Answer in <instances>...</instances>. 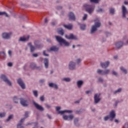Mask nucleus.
Segmentation results:
<instances>
[{"mask_svg":"<svg viewBox=\"0 0 128 128\" xmlns=\"http://www.w3.org/2000/svg\"><path fill=\"white\" fill-rule=\"evenodd\" d=\"M110 65V62L106 61V62H101L100 63V66L102 68H106L108 66Z\"/></svg>","mask_w":128,"mask_h":128,"instance_id":"obj_10","label":"nucleus"},{"mask_svg":"<svg viewBox=\"0 0 128 128\" xmlns=\"http://www.w3.org/2000/svg\"><path fill=\"white\" fill-rule=\"evenodd\" d=\"M61 108L60 106H56V110L57 112H58V110H60Z\"/></svg>","mask_w":128,"mask_h":128,"instance_id":"obj_60","label":"nucleus"},{"mask_svg":"<svg viewBox=\"0 0 128 128\" xmlns=\"http://www.w3.org/2000/svg\"><path fill=\"white\" fill-rule=\"evenodd\" d=\"M46 116L48 118H49V120H52V116L50 115V114H47Z\"/></svg>","mask_w":128,"mask_h":128,"instance_id":"obj_56","label":"nucleus"},{"mask_svg":"<svg viewBox=\"0 0 128 128\" xmlns=\"http://www.w3.org/2000/svg\"><path fill=\"white\" fill-rule=\"evenodd\" d=\"M33 94L36 98H38V90H34Z\"/></svg>","mask_w":128,"mask_h":128,"instance_id":"obj_40","label":"nucleus"},{"mask_svg":"<svg viewBox=\"0 0 128 128\" xmlns=\"http://www.w3.org/2000/svg\"><path fill=\"white\" fill-rule=\"evenodd\" d=\"M13 101L14 104H18V98L17 96H14L13 98Z\"/></svg>","mask_w":128,"mask_h":128,"instance_id":"obj_27","label":"nucleus"},{"mask_svg":"<svg viewBox=\"0 0 128 128\" xmlns=\"http://www.w3.org/2000/svg\"><path fill=\"white\" fill-rule=\"evenodd\" d=\"M12 118H14V114H11L8 117V118L6 119V122H10V120H12Z\"/></svg>","mask_w":128,"mask_h":128,"instance_id":"obj_31","label":"nucleus"},{"mask_svg":"<svg viewBox=\"0 0 128 128\" xmlns=\"http://www.w3.org/2000/svg\"><path fill=\"white\" fill-rule=\"evenodd\" d=\"M110 72V70H106L102 73V76H104L105 74H108Z\"/></svg>","mask_w":128,"mask_h":128,"instance_id":"obj_28","label":"nucleus"},{"mask_svg":"<svg viewBox=\"0 0 128 128\" xmlns=\"http://www.w3.org/2000/svg\"><path fill=\"white\" fill-rule=\"evenodd\" d=\"M55 37L57 42H59V44H60L61 45L62 44V42H64V39L62 38L60 36H55Z\"/></svg>","mask_w":128,"mask_h":128,"instance_id":"obj_11","label":"nucleus"},{"mask_svg":"<svg viewBox=\"0 0 128 128\" xmlns=\"http://www.w3.org/2000/svg\"><path fill=\"white\" fill-rule=\"evenodd\" d=\"M36 65L34 63H31L30 64V67L31 68H35Z\"/></svg>","mask_w":128,"mask_h":128,"instance_id":"obj_39","label":"nucleus"},{"mask_svg":"<svg viewBox=\"0 0 128 128\" xmlns=\"http://www.w3.org/2000/svg\"><path fill=\"white\" fill-rule=\"evenodd\" d=\"M48 86L50 88H54V90H58V84L54 83H52V82L49 83Z\"/></svg>","mask_w":128,"mask_h":128,"instance_id":"obj_15","label":"nucleus"},{"mask_svg":"<svg viewBox=\"0 0 128 128\" xmlns=\"http://www.w3.org/2000/svg\"><path fill=\"white\" fill-rule=\"evenodd\" d=\"M109 116L110 118V122H112L114 120V118H116V112L114 110H112L110 112Z\"/></svg>","mask_w":128,"mask_h":128,"instance_id":"obj_6","label":"nucleus"},{"mask_svg":"<svg viewBox=\"0 0 128 128\" xmlns=\"http://www.w3.org/2000/svg\"><path fill=\"white\" fill-rule=\"evenodd\" d=\"M65 112H67L68 114H72L73 111L72 110H64Z\"/></svg>","mask_w":128,"mask_h":128,"instance_id":"obj_51","label":"nucleus"},{"mask_svg":"<svg viewBox=\"0 0 128 128\" xmlns=\"http://www.w3.org/2000/svg\"><path fill=\"white\" fill-rule=\"evenodd\" d=\"M112 74H114V76H118V73L116 72L115 71H113L112 72Z\"/></svg>","mask_w":128,"mask_h":128,"instance_id":"obj_59","label":"nucleus"},{"mask_svg":"<svg viewBox=\"0 0 128 128\" xmlns=\"http://www.w3.org/2000/svg\"><path fill=\"white\" fill-rule=\"evenodd\" d=\"M28 114H29L28 112V111L25 112L24 115L25 116L24 118H28Z\"/></svg>","mask_w":128,"mask_h":128,"instance_id":"obj_46","label":"nucleus"},{"mask_svg":"<svg viewBox=\"0 0 128 128\" xmlns=\"http://www.w3.org/2000/svg\"><path fill=\"white\" fill-rule=\"evenodd\" d=\"M65 113H66V112H65L64 110L58 112V114H60L61 116H62V114H64Z\"/></svg>","mask_w":128,"mask_h":128,"instance_id":"obj_44","label":"nucleus"},{"mask_svg":"<svg viewBox=\"0 0 128 128\" xmlns=\"http://www.w3.org/2000/svg\"><path fill=\"white\" fill-rule=\"evenodd\" d=\"M97 72H98V74H102V72H104V71L100 69H98L97 70Z\"/></svg>","mask_w":128,"mask_h":128,"instance_id":"obj_48","label":"nucleus"},{"mask_svg":"<svg viewBox=\"0 0 128 128\" xmlns=\"http://www.w3.org/2000/svg\"><path fill=\"white\" fill-rule=\"evenodd\" d=\"M96 12H102V9L100 8L96 10Z\"/></svg>","mask_w":128,"mask_h":128,"instance_id":"obj_55","label":"nucleus"},{"mask_svg":"<svg viewBox=\"0 0 128 128\" xmlns=\"http://www.w3.org/2000/svg\"><path fill=\"white\" fill-rule=\"evenodd\" d=\"M90 2L92 4H98L100 0H90Z\"/></svg>","mask_w":128,"mask_h":128,"instance_id":"obj_34","label":"nucleus"},{"mask_svg":"<svg viewBox=\"0 0 128 128\" xmlns=\"http://www.w3.org/2000/svg\"><path fill=\"white\" fill-rule=\"evenodd\" d=\"M48 52H58V48L56 46L51 47L50 49L47 50Z\"/></svg>","mask_w":128,"mask_h":128,"instance_id":"obj_16","label":"nucleus"},{"mask_svg":"<svg viewBox=\"0 0 128 128\" xmlns=\"http://www.w3.org/2000/svg\"><path fill=\"white\" fill-rule=\"evenodd\" d=\"M124 128H128V122H126V123L124 126H123Z\"/></svg>","mask_w":128,"mask_h":128,"instance_id":"obj_54","label":"nucleus"},{"mask_svg":"<svg viewBox=\"0 0 128 128\" xmlns=\"http://www.w3.org/2000/svg\"><path fill=\"white\" fill-rule=\"evenodd\" d=\"M100 94H96L94 96V103L95 104H98L99 102L102 100V99L100 98Z\"/></svg>","mask_w":128,"mask_h":128,"instance_id":"obj_5","label":"nucleus"},{"mask_svg":"<svg viewBox=\"0 0 128 128\" xmlns=\"http://www.w3.org/2000/svg\"><path fill=\"white\" fill-rule=\"evenodd\" d=\"M120 70H122L125 74H128V71L126 70L124 67L120 68Z\"/></svg>","mask_w":128,"mask_h":128,"instance_id":"obj_32","label":"nucleus"},{"mask_svg":"<svg viewBox=\"0 0 128 128\" xmlns=\"http://www.w3.org/2000/svg\"><path fill=\"white\" fill-rule=\"evenodd\" d=\"M74 116L73 114L68 116V120H74Z\"/></svg>","mask_w":128,"mask_h":128,"instance_id":"obj_35","label":"nucleus"},{"mask_svg":"<svg viewBox=\"0 0 128 128\" xmlns=\"http://www.w3.org/2000/svg\"><path fill=\"white\" fill-rule=\"evenodd\" d=\"M0 78L3 80H8V78H6V76H4V74H2L0 76Z\"/></svg>","mask_w":128,"mask_h":128,"instance_id":"obj_29","label":"nucleus"},{"mask_svg":"<svg viewBox=\"0 0 128 128\" xmlns=\"http://www.w3.org/2000/svg\"><path fill=\"white\" fill-rule=\"evenodd\" d=\"M4 14H5L7 18H8V15L6 12H0V16H4Z\"/></svg>","mask_w":128,"mask_h":128,"instance_id":"obj_43","label":"nucleus"},{"mask_svg":"<svg viewBox=\"0 0 128 128\" xmlns=\"http://www.w3.org/2000/svg\"><path fill=\"white\" fill-rule=\"evenodd\" d=\"M63 119L64 120H68V116H66V115H64L63 116Z\"/></svg>","mask_w":128,"mask_h":128,"instance_id":"obj_45","label":"nucleus"},{"mask_svg":"<svg viewBox=\"0 0 128 128\" xmlns=\"http://www.w3.org/2000/svg\"><path fill=\"white\" fill-rule=\"evenodd\" d=\"M110 14H114V8H110Z\"/></svg>","mask_w":128,"mask_h":128,"instance_id":"obj_50","label":"nucleus"},{"mask_svg":"<svg viewBox=\"0 0 128 128\" xmlns=\"http://www.w3.org/2000/svg\"><path fill=\"white\" fill-rule=\"evenodd\" d=\"M122 12L123 18H126V14L128 13V10H126V8L124 6H122Z\"/></svg>","mask_w":128,"mask_h":128,"instance_id":"obj_14","label":"nucleus"},{"mask_svg":"<svg viewBox=\"0 0 128 128\" xmlns=\"http://www.w3.org/2000/svg\"><path fill=\"white\" fill-rule=\"evenodd\" d=\"M12 33L10 32V33H6V32H4L2 34V36L3 38H5L6 40H8V38H10V36H12Z\"/></svg>","mask_w":128,"mask_h":128,"instance_id":"obj_8","label":"nucleus"},{"mask_svg":"<svg viewBox=\"0 0 128 128\" xmlns=\"http://www.w3.org/2000/svg\"><path fill=\"white\" fill-rule=\"evenodd\" d=\"M32 124H34L35 126H38V122L28 123V124H26V126H30V125Z\"/></svg>","mask_w":128,"mask_h":128,"instance_id":"obj_49","label":"nucleus"},{"mask_svg":"<svg viewBox=\"0 0 128 128\" xmlns=\"http://www.w3.org/2000/svg\"><path fill=\"white\" fill-rule=\"evenodd\" d=\"M120 102V101H116L115 102V106H118V104Z\"/></svg>","mask_w":128,"mask_h":128,"instance_id":"obj_64","label":"nucleus"},{"mask_svg":"<svg viewBox=\"0 0 128 128\" xmlns=\"http://www.w3.org/2000/svg\"><path fill=\"white\" fill-rule=\"evenodd\" d=\"M8 66H12V62H8Z\"/></svg>","mask_w":128,"mask_h":128,"instance_id":"obj_63","label":"nucleus"},{"mask_svg":"<svg viewBox=\"0 0 128 128\" xmlns=\"http://www.w3.org/2000/svg\"><path fill=\"white\" fill-rule=\"evenodd\" d=\"M124 42H119L116 44V46L117 48H120L122 46Z\"/></svg>","mask_w":128,"mask_h":128,"instance_id":"obj_18","label":"nucleus"},{"mask_svg":"<svg viewBox=\"0 0 128 128\" xmlns=\"http://www.w3.org/2000/svg\"><path fill=\"white\" fill-rule=\"evenodd\" d=\"M18 84L20 86L22 90H25L26 88V84L22 80H18L17 82Z\"/></svg>","mask_w":128,"mask_h":128,"instance_id":"obj_9","label":"nucleus"},{"mask_svg":"<svg viewBox=\"0 0 128 128\" xmlns=\"http://www.w3.org/2000/svg\"><path fill=\"white\" fill-rule=\"evenodd\" d=\"M45 106H46V108H50V106L48 104H46Z\"/></svg>","mask_w":128,"mask_h":128,"instance_id":"obj_58","label":"nucleus"},{"mask_svg":"<svg viewBox=\"0 0 128 128\" xmlns=\"http://www.w3.org/2000/svg\"><path fill=\"white\" fill-rule=\"evenodd\" d=\"M34 44L36 48H42V44H38V41H34Z\"/></svg>","mask_w":128,"mask_h":128,"instance_id":"obj_20","label":"nucleus"},{"mask_svg":"<svg viewBox=\"0 0 128 128\" xmlns=\"http://www.w3.org/2000/svg\"><path fill=\"white\" fill-rule=\"evenodd\" d=\"M6 112H0V118H4L6 116Z\"/></svg>","mask_w":128,"mask_h":128,"instance_id":"obj_42","label":"nucleus"},{"mask_svg":"<svg viewBox=\"0 0 128 128\" xmlns=\"http://www.w3.org/2000/svg\"><path fill=\"white\" fill-rule=\"evenodd\" d=\"M104 122H106V120H110V117L109 116H107L104 117Z\"/></svg>","mask_w":128,"mask_h":128,"instance_id":"obj_41","label":"nucleus"},{"mask_svg":"<svg viewBox=\"0 0 128 128\" xmlns=\"http://www.w3.org/2000/svg\"><path fill=\"white\" fill-rule=\"evenodd\" d=\"M44 64L46 68H48V59L47 58H44Z\"/></svg>","mask_w":128,"mask_h":128,"instance_id":"obj_21","label":"nucleus"},{"mask_svg":"<svg viewBox=\"0 0 128 128\" xmlns=\"http://www.w3.org/2000/svg\"><path fill=\"white\" fill-rule=\"evenodd\" d=\"M43 54H44V56H48V54H46V50H44L43 52Z\"/></svg>","mask_w":128,"mask_h":128,"instance_id":"obj_57","label":"nucleus"},{"mask_svg":"<svg viewBox=\"0 0 128 128\" xmlns=\"http://www.w3.org/2000/svg\"><path fill=\"white\" fill-rule=\"evenodd\" d=\"M76 68V62H70L69 63V68L71 70H74Z\"/></svg>","mask_w":128,"mask_h":128,"instance_id":"obj_13","label":"nucleus"},{"mask_svg":"<svg viewBox=\"0 0 128 128\" xmlns=\"http://www.w3.org/2000/svg\"><path fill=\"white\" fill-rule=\"evenodd\" d=\"M95 22V25L92 26L91 34H94V32L96 30V28L100 26V20L98 18H96Z\"/></svg>","mask_w":128,"mask_h":128,"instance_id":"obj_1","label":"nucleus"},{"mask_svg":"<svg viewBox=\"0 0 128 128\" xmlns=\"http://www.w3.org/2000/svg\"><path fill=\"white\" fill-rule=\"evenodd\" d=\"M122 92V88H119L118 90L114 91V94H118Z\"/></svg>","mask_w":128,"mask_h":128,"instance_id":"obj_36","label":"nucleus"},{"mask_svg":"<svg viewBox=\"0 0 128 128\" xmlns=\"http://www.w3.org/2000/svg\"><path fill=\"white\" fill-rule=\"evenodd\" d=\"M84 109H80V110H77L75 112V114H82V112H84Z\"/></svg>","mask_w":128,"mask_h":128,"instance_id":"obj_23","label":"nucleus"},{"mask_svg":"<svg viewBox=\"0 0 128 128\" xmlns=\"http://www.w3.org/2000/svg\"><path fill=\"white\" fill-rule=\"evenodd\" d=\"M64 26L67 28V30H72V24H68V25H64Z\"/></svg>","mask_w":128,"mask_h":128,"instance_id":"obj_25","label":"nucleus"},{"mask_svg":"<svg viewBox=\"0 0 128 128\" xmlns=\"http://www.w3.org/2000/svg\"><path fill=\"white\" fill-rule=\"evenodd\" d=\"M58 32L59 34H60L61 36H64V30H62V29H60V30H58Z\"/></svg>","mask_w":128,"mask_h":128,"instance_id":"obj_30","label":"nucleus"},{"mask_svg":"<svg viewBox=\"0 0 128 128\" xmlns=\"http://www.w3.org/2000/svg\"><path fill=\"white\" fill-rule=\"evenodd\" d=\"M40 100L41 102H44V96H42L40 97Z\"/></svg>","mask_w":128,"mask_h":128,"instance_id":"obj_52","label":"nucleus"},{"mask_svg":"<svg viewBox=\"0 0 128 128\" xmlns=\"http://www.w3.org/2000/svg\"><path fill=\"white\" fill-rule=\"evenodd\" d=\"M8 54H9L10 56H12V50H9L8 52Z\"/></svg>","mask_w":128,"mask_h":128,"instance_id":"obj_61","label":"nucleus"},{"mask_svg":"<svg viewBox=\"0 0 128 128\" xmlns=\"http://www.w3.org/2000/svg\"><path fill=\"white\" fill-rule=\"evenodd\" d=\"M63 80H70V78H63Z\"/></svg>","mask_w":128,"mask_h":128,"instance_id":"obj_62","label":"nucleus"},{"mask_svg":"<svg viewBox=\"0 0 128 128\" xmlns=\"http://www.w3.org/2000/svg\"><path fill=\"white\" fill-rule=\"evenodd\" d=\"M88 18V14H84V16L83 17V20H86V19Z\"/></svg>","mask_w":128,"mask_h":128,"instance_id":"obj_53","label":"nucleus"},{"mask_svg":"<svg viewBox=\"0 0 128 128\" xmlns=\"http://www.w3.org/2000/svg\"><path fill=\"white\" fill-rule=\"evenodd\" d=\"M6 84L9 86H12V82L10 80H4Z\"/></svg>","mask_w":128,"mask_h":128,"instance_id":"obj_33","label":"nucleus"},{"mask_svg":"<svg viewBox=\"0 0 128 128\" xmlns=\"http://www.w3.org/2000/svg\"><path fill=\"white\" fill-rule=\"evenodd\" d=\"M68 17L70 20H76V16H74V14L72 12L69 13Z\"/></svg>","mask_w":128,"mask_h":128,"instance_id":"obj_12","label":"nucleus"},{"mask_svg":"<svg viewBox=\"0 0 128 128\" xmlns=\"http://www.w3.org/2000/svg\"><path fill=\"white\" fill-rule=\"evenodd\" d=\"M30 38V36H28V38H26L24 37H20L19 39L20 42H26Z\"/></svg>","mask_w":128,"mask_h":128,"instance_id":"obj_24","label":"nucleus"},{"mask_svg":"<svg viewBox=\"0 0 128 128\" xmlns=\"http://www.w3.org/2000/svg\"><path fill=\"white\" fill-rule=\"evenodd\" d=\"M32 102L34 106H35L36 110H40V112H44V107H42V106L40 105V104L34 101H33Z\"/></svg>","mask_w":128,"mask_h":128,"instance_id":"obj_4","label":"nucleus"},{"mask_svg":"<svg viewBox=\"0 0 128 128\" xmlns=\"http://www.w3.org/2000/svg\"><path fill=\"white\" fill-rule=\"evenodd\" d=\"M20 102L21 106H24V108H26L30 106V102H28V100H26L24 98H20Z\"/></svg>","mask_w":128,"mask_h":128,"instance_id":"obj_3","label":"nucleus"},{"mask_svg":"<svg viewBox=\"0 0 128 128\" xmlns=\"http://www.w3.org/2000/svg\"><path fill=\"white\" fill-rule=\"evenodd\" d=\"M84 8H85L87 12H88L90 14H92L94 12V8L91 5H88V4H84Z\"/></svg>","mask_w":128,"mask_h":128,"instance_id":"obj_2","label":"nucleus"},{"mask_svg":"<svg viewBox=\"0 0 128 128\" xmlns=\"http://www.w3.org/2000/svg\"><path fill=\"white\" fill-rule=\"evenodd\" d=\"M86 28V24H82L80 25V28L82 30H84Z\"/></svg>","mask_w":128,"mask_h":128,"instance_id":"obj_26","label":"nucleus"},{"mask_svg":"<svg viewBox=\"0 0 128 128\" xmlns=\"http://www.w3.org/2000/svg\"><path fill=\"white\" fill-rule=\"evenodd\" d=\"M22 126V123H20L17 125V128H24V126Z\"/></svg>","mask_w":128,"mask_h":128,"instance_id":"obj_47","label":"nucleus"},{"mask_svg":"<svg viewBox=\"0 0 128 128\" xmlns=\"http://www.w3.org/2000/svg\"><path fill=\"white\" fill-rule=\"evenodd\" d=\"M28 46H30V51L31 52H34L36 50V47L32 44V42L28 43Z\"/></svg>","mask_w":128,"mask_h":128,"instance_id":"obj_17","label":"nucleus"},{"mask_svg":"<svg viewBox=\"0 0 128 128\" xmlns=\"http://www.w3.org/2000/svg\"><path fill=\"white\" fill-rule=\"evenodd\" d=\"M62 44H64L66 46H70V43L66 42L65 40H64Z\"/></svg>","mask_w":128,"mask_h":128,"instance_id":"obj_37","label":"nucleus"},{"mask_svg":"<svg viewBox=\"0 0 128 128\" xmlns=\"http://www.w3.org/2000/svg\"><path fill=\"white\" fill-rule=\"evenodd\" d=\"M65 38H67L68 40H78V37L76 36H75L72 34H70V36L65 35Z\"/></svg>","mask_w":128,"mask_h":128,"instance_id":"obj_7","label":"nucleus"},{"mask_svg":"<svg viewBox=\"0 0 128 128\" xmlns=\"http://www.w3.org/2000/svg\"><path fill=\"white\" fill-rule=\"evenodd\" d=\"M0 56L1 58H6V53L4 52H0Z\"/></svg>","mask_w":128,"mask_h":128,"instance_id":"obj_38","label":"nucleus"},{"mask_svg":"<svg viewBox=\"0 0 128 128\" xmlns=\"http://www.w3.org/2000/svg\"><path fill=\"white\" fill-rule=\"evenodd\" d=\"M76 84L78 88H82V86L84 84V81L78 80Z\"/></svg>","mask_w":128,"mask_h":128,"instance_id":"obj_22","label":"nucleus"},{"mask_svg":"<svg viewBox=\"0 0 128 128\" xmlns=\"http://www.w3.org/2000/svg\"><path fill=\"white\" fill-rule=\"evenodd\" d=\"M78 120H80V119L78 118H74V123L76 126H80V123H78Z\"/></svg>","mask_w":128,"mask_h":128,"instance_id":"obj_19","label":"nucleus"}]
</instances>
